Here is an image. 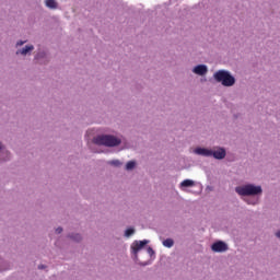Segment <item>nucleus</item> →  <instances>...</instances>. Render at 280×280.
<instances>
[{"mask_svg":"<svg viewBox=\"0 0 280 280\" xmlns=\"http://www.w3.org/2000/svg\"><path fill=\"white\" fill-rule=\"evenodd\" d=\"M96 145H105L106 148H115L121 143V139L115 136L103 135L94 138Z\"/></svg>","mask_w":280,"mask_h":280,"instance_id":"nucleus-1","label":"nucleus"},{"mask_svg":"<svg viewBox=\"0 0 280 280\" xmlns=\"http://www.w3.org/2000/svg\"><path fill=\"white\" fill-rule=\"evenodd\" d=\"M236 194L238 196H259L262 192L261 186H255L253 184H248L245 186H238L235 188Z\"/></svg>","mask_w":280,"mask_h":280,"instance_id":"nucleus-2","label":"nucleus"},{"mask_svg":"<svg viewBox=\"0 0 280 280\" xmlns=\"http://www.w3.org/2000/svg\"><path fill=\"white\" fill-rule=\"evenodd\" d=\"M214 80L221 82L223 86H233L235 84V78L225 70H219L214 73Z\"/></svg>","mask_w":280,"mask_h":280,"instance_id":"nucleus-3","label":"nucleus"},{"mask_svg":"<svg viewBox=\"0 0 280 280\" xmlns=\"http://www.w3.org/2000/svg\"><path fill=\"white\" fill-rule=\"evenodd\" d=\"M211 249L213 250V253H224L225 250H229V246L226 245V243L219 241L212 244Z\"/></svg>","mask_w":280,"mask_h":280,"instance_id":"nucleus-4","label":"nucleus"},{"mask_svg":"<svg viewBox=\"0 0 280 280\" xmlns=\"http://www.w3.org/2000/svg\"><path fill=\"white\" fill-rule=\"evenodd\" d=\"M149 241L144 240V241H135L131 245V250L133 253V255H138V253L141 250V248H143V246H145L148 244Z\"/></svg>","mask_w":280,"mask_h":280,"instance_id":"nucleus-5","label":"nucleus"},{"mask_svg":"<svg viewBox=\"0 0 280 280\" xmlns=\"http://www.w3.org/2000/svg\"><path fill=\"white\" fill-rule=\"evenodd\" d=\"M195 154H199L200 156H213V150L197 148L195 149Z\"/></svg>","mask_w":280,"mask_h":280,"instance_id":"nucleus-6","label":"nucleus"},{"mask_svg":"<svg viewBox=\"0 0 280 280\" xmlns=\"http://www.w3.org/2000/svg\"><path fill=\"white\" fill-rule=\"evenodd\" d=\"M192 71H194V73H196V75H207V71H209V70H208L207 66L199 65V66H196Z\"/></svg>","mask_w":280,"mask_h":280,"instance_id":"nucleus-7","label":"nucleus"},{"mask_svg":"<svg viewBox=\"0 0 280 280\" xmlns=\"http://www.w3.org/2000/svg\"><path fill=\"white\" fill-rule=\"evenodd\" d=\"M212 156L214 159L222 160V159H224V156H226V150L219 148V149L212 151Z\"/></svg>","mask_w":280,"mask_h":280,"instance_id":"nucleus-8","label":"nucleus"},{"mask_svg":"<svg viewBox=\"0 0 280 280\" xmlns=\"http://www.w3.org/2000/svg\"><path fill=\"white\" fill-rule=\"evenodd\" d=\"M30 51H34L33 45L25 46L23 49L18 50L16 54H21L22 56H27V54H30Z\"/></svg>","mask_w":280,"mask_h":280,"instance_id":"nucleus-9","label":"nucleus"},{"mask_svg":"<svg viewBox=\"0 0 280 280\" xmlns=\"http://www.w3.org/2000/svg\"><path fill=\"white\" fill-rule=\"evenodd\" d=\"M195 183L191 179H185L180 183V187H194Z\"/></svg>","mask_w":280,"mask_h":280,"instance_id":"nucleus-10","label":"nucleus"},{"mask_svg":"<svg viewBox=\"0 0 280 280\" xmlns=\"http://www.w3.org/2000/svg\"><path fill=\"white\" fill-rule=\"evenodd\" d=\"M163 246H165L166 248H172V246H174V240L166 238L165 241H163Z\"/></svg>","mask_w":280,"mask_h":280,"instance_id":"nucleus-11","label":"nucleus"},{"mask_svg":"<svg viewBox=\"0 0 280 280\" xmlns=\"http://www.w3.org/2000/svg\"><path fill=\"white\" fill-rule=\"evenodd\" d=\"M57 3H56V0H46V7L47 8H56Z\"/></svg>","mask_w":280,"mask_h":280,"instance_id":"nucleus-12","label":"nucleus"},{"mask_svg":"<svg viewBox=\"0 0 280 280\" xmlns=\"http://www.w3.org/2000/svg\"><path fill=\"white\" fill-rule=\"evenodd\" d=\"M135 165H137V163L135 161H129L126 164V170H135Z\"/></svg>","mask_w":280,"mask_h":280,"instance_id":"nucleus-13","label":"nucleus"},{"mask_svg":"<svg viewBox=\"0 0 280 280\" xmlns=\"http://www.w3.org/2000/svg\"><path fill=\"white\" fill-rule=\"evenodd\" d=\"M109 165H114L115 167H119L121 165V162L119 160H113L109 162Z\"/></svg>","mask_w":280,"mask_h":280,"instance_id":"nucleus-14","label":"nucleus"},{"mask_svg":"<svg viewBox=\"0 0 280 280\" xmlns=\"http://www.w3.org/2000/svg\"><path fill=\"white\" fill-rule=\"evenodd\" d=\"M135 234V229H127L125 232L126 237H130V235Z\"/></svg>","mask_w":280,"mask_h":280,"instance_id":"nucleus-15","label":"nucleus"},{"mask_svg":"<svg viewBox=\"0 0 280 280\" xmlns=\"http://www.w3.org/2000/svg\"><path fill=\"white\" fill-rule=\"evenodd\" d=\"M74 242H80V240H82V236L80 234H75L74 236H71Z\"/></svg>","mask_w":280,"mask_h":280,"instance_id":"nucleus-16","label":"nucleus"},{"mask_svg":"<svg viewBox=\"0 0 280 280\" xmlns=\"http://www.w3.org/2000/svg\"><path fill=\"white\" fill-rule=\"evenodd\" d=\"M56 233H58V234L62 233V228H58V229L56 230Z\"/></svg>","mask_w":280,"mask_h":280,"instance_id":"nucleus-17","label":"nucleus"},{"mask_svg":"<svg viewBox=\"0 0 280 280\" xmlns=\"http://www.w3.org/2000/svg\"><path fill=\"white\" fill-rule=\"evenodd\" d=\"M45 268H46L45 265H39V266H38V269H39V270H45Z\"/></svg>","mask_w":280,"mask_h":280,"instance_id":"nucleus-18","label":"nucleus"},{"mask_svg":"<svg viewBox=\"0 0 280 280\" xmlns=\"http://www.w3.org/2000/svg\"><path fill=\"white\" fill-rule=\"evenodd\" d=\"M18 46L25 45V42H18Z\"/></svg>","mask_w":280,"mask_h":280,"instance_id":"nucleus-19","label":"nucleus"},{"mask_svg":"<svg viewBox=\"0 0 280 280\" xmlns=\"http://www.w3.org/2000/svg\"><path fill=\"white\" fill-rule=\"evenodd\" d=\"M276 236L279 237V240H280V231H278V232L276 233Z\"/></svg>","mask_w":280,"mask_h":280,"instance_id":"nucleus-20","label":"nucleus"},{"mask_svg":"<svg viewBox=\"0 0 280 280\" xmlns=\"http://www.w3.org/2000/svg\"><path fill=\"white\" fill-rule=\"evenodd\" d=\"M149 253H154L151 247L148 248Z\"/></svg>","mask_w":280,"mask_h":280,"instance_id":"nucleus-21","label":"nucleus"}]
</instances>
